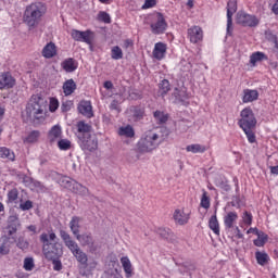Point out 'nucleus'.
<instances>
[{
	"mask_svg": "<svg viewBox=\"0 0 278 278\" xmlns=\"http://www.w3.org/2000/svg\"><path fill=\"white\" fill-rule=\"evenodd\" d=\"M112 60H123V49L121 47L115 46L111 50Z\"/></svg>",
	"mask_w": 278,
	"mask_h": 278,
	"instance_id": "obj_41",
	"label": "nucleus"
},
{
	"mask_svg": "<svg viewBox=\"0 0 278 278\" xmlns=\"http://www.w3.org/2000/svg\"><path fill=\"white\" fill-rule=\"evenodd\" d=\"M236 23L243 27H257V25H260V20H257L255 15L239 11L236 15Z\"/></svg>",
	"mask_w": 278,
	"mask_h": 278,
	"instance_id": "obj_7",
	"label": "nucleus"
},
{
	"mask_svg": "<svg viewBox=\"0 0 278 278\" xmlns=\"http://www.w3.org/2000/svg\"><path fill=\"white\" fill-rule=\"evenodd\" d=\"M61 109L62 112H68L71 110V105H68V103H63Z\"/></svg>",
	"mask_w": 278,
	"mask_h": 278,
	"instance_id": "obj_62",
	"label": "nucleus"
},
{
	"mask_svg": "<svg viewBox=\"0 0 278 278\" xmlns=\"http://www.w3.org/2000/svg\"><path fill=\"white\" fill-rule=\"evenodd\" d=\"M16 247L17 249H21V251H27V249H29V241L23 237H20L16 240Z\"/></svg>",
	"mask_w": 278,
	"mask_h": 278,
	"instance_id": "obj_44",
	"label": "nucleus"
},
{
	"mask_svg": "<svg viewBox=\"0 0 278 278\" xmlns=\"http://www.w3.org/2000/svg\"><path fill=\"white\" fill-rule=\"evenodd\" d=\"M45 14H47V5H45V3H30L24 11V23L27 24V26L30 28L38 27Z\"/></svg>",
	"mask_w": 278,
	"mask_h": 278,
	"instance_id": "obj_3",
	"label": "nucleus"
},
{
	"mask_svg": "<svg viewBox=\"0 0 278 278\" xmlns=\"http://www.w3.org/2000/svg\"><path fill=\"white\" fill-rule=\"evenodd\" d=\"M58 108H60V102H58V100L52 99L50 101V112H55V110H58Z\"/></svg>",
	"mask_w": 278,
	"mask_h": 278,
	"instance_id": "obj_56",
	"label": "nucleus"
},
{
	"mask_svg": "<svg viewBox=\"0 0 278 278\" xmlns=\"http://www.w3.org/2000/svg\"><path fill=\"white\" fill-rule=\"evenodd\" d=\"M104 88L106 90H112V88H114V84H112V81H110V80H106V81H104Z\"/></svg>",
	"mask_w": 278,
	"mask_h": 278,
	"instance_id": "obj_60",
	"label": "nucleus"
},
{
	"mask_svg": "<svg viewBox=\"0 0 278 278\" xmlns=\"http://www.w3.org/2000/svg\"><path fill=\"white\" fill-rule=\"evenodd\" d=\"M62 138V126L54 125L48 132V139L50 142H58Z\"/></svg>",
	"mask_w": 278,
	"mask_h": 278,
	"instance_id": "obj_19",
	"label": "nucleus"
},
{
	"mask_svg": "<svg viewBox=\"0 0 278 278\" xmlns=\"http://www.w3.org/2000/svg\"><path fill=\"white\" fill-rule=\"evenodd\" d=\"M240 203H241L240 195H233V197L231 198L230 205H231L232 207H237V208L239 210Z\"/></svg>",
	"mask_w": 278,
	"mask_h": 278,
	"instance_id": "obj_52",
	"label": "nucleus"
},
{
	"mask_svg": "<svg viewBox=\"0 0 278 278\" xmlns=\"http://www.w3.org/2000/svg\"><path fill=\"white\" fill-rule=\"evenodd\" d=\"M253 129H255V127H249V128H242V130L244 131L249 142H251V144H253V142H255V132H253Z\"/></svg>",
	"mask_w": 278,
	"mask_h": 278,
	"instance_id": "obj_46",
	"label": "nucleus"
},
{
	"mask_svg": "<svg viewBox=\"0 0 278 278\" xmlns=\"http://www.w3.org/2000/svg\"><path fill=\"white\" fill-rule=\"evenodd\" d=\"M79 223H81V218L77 217V216H73L71 222H70V229L73 233V236L77 237L79 236V229H80V225Z\"/></svg>",
	"mask_w": 278,
	"mask_h": 278,
	"instance_id": "obj_26",
	"label": "nucleus"
},
{
	"mask_svg": "<svg viewBox=\"0 0 278 278\" xmlns=\"http://www.w3.org/2000/svg\"><path fill=\"white\" fill-rule=\"evenodd\" d=\"M90 129H92V126L85 122H78L77 123V130H78V138L79 136H90Z\"/></svg>",
	"mask_w": 278,
	"mask_h": 278,
	"instance_id": "obj_30",
	"label": "nucleus"
},
{
	"mask_svg": "<svg viewBox=\"0 0 278 278\" xmlns=\"http://www.w3.org/2000/svg\"><path fill=\"white\" fill-rule=\"evenodd\" d=\"M118 134L121 136H125V138H134V136H136V131L134 130V127H131V125L121 127Z\"/></svg>",
	"mask_w": 278,
	"mask_h": 278,
	"instance_id": "obj_35",
	"label": "nucleus"
},
{
	"mask_svg": "<svg viewBox=\"0 0 278 278\" xmlns=\"http://www.w3.org/2000/svg\"><path fill=\"white\" fill-rule=\"evenodd\" d=\"M242 218L245 225H251L253 223V215L247 211L243 213Z\"/></svg>",
	"mask_w": 278,
	"mask_h": 278,
	"instance_id": "obj_51",
	"label": "nucleus"
},
{
	"mask_svg": "<svg viewBox=\"0 0 278 278\" xmlns=\"http://www.w3.org/2000/svg\"><path fill=\"white\" fill-rule=\"evenodd\" d=\"M78 112L87 118H92L94 116V114L92 113V103H90V101H80V103L78 104Z\"/></svg>",
	"mask_w": 278,
	"mask_h": 278,
	"instance_id": "obj_15",
	"label": "nucleus"
},
{
	"mask_svg": "<svg viewBox=\"0 0 278 278\" xmlns=\"http://www.w3.org/2000/svg\"><path fill=\"white\" fill-rule=\"evenodd\" d=\"M75 90H77V84H75V80L68 79L63 84V92L65 97H71Z\"/></svg>",
	"mask_w": 278,
	"mask_h": 278,
	"instance_id": "obj_25",
	"label": "nucleus"
},
{
	"mask_svg": "<svg viewBox=\"0 0 278 278\" xmlns=\"http://www.w3.org/2000/svg\"><path fill=\"white\" fill-rule=\"evenodd\" d=\"M59 184L62 188H66L67 190H71L73 189V185L75 184V180L66 176H63L59 179Z\"/></svg>",
	"mask_w": 278,
	"mask_h": 278,
	"instance_id": "obj_38",
	"label": "nucleus"
},
{
	"mask_svg": "<svg viewBox=\"0 0 278 278\" xmlns=\"http://www.w3.org/2000/svg\"><path fill=\"white\" fill-rule=\"evenodd\" d=\"M78 140L79 147L83 151H97V148L99 147L97 138L92 137V135L78 136Z\"/></svg>",
	"mask_w": 278,
	"mask_h": 278,
	"instance_id": "obj_9",
	"label": "nucleus"
},
{
	"mask_svg": "<svg viewBox=\"0 0 278 278\" xmlns=\"http://www.w3.org/2000/svg\"><path fill=\"white\" fill-rule=\"evenodd\" d=\"M255 257L260 266H266L270 260L267 253L261 251L255 252Z\"/></svg>",
	"mask_w": 278,
	"mask_h": 278,
	"instance_id": "obj_33",
	"label": "nucleus"
},
{
	"mask_svg": "<svg viewBox=\"0 0 278 278\" xmlns=\"http://www.w3.org/2000/svg\"><path fill=\"white\" fill-rule=\"evenodd\" d=\"M238 11V2L230 0L227 3V34H231V27L233 25L232 16Z\"/></svg>",
	"mask_w": 278,
	"mask_h": 278,
	"instance_id": "obj_12",
	"label": "nucleus"
},
{
	"mask_svg": "<svg viewBox=\"0 0 278 278\" xmlns=\"http://www.w3.org/2000/svg\"><path fill=\"white\" fill-rule=\"evenodd\" d=\"M8 235L14 236L18 231V227H21V220L18 219V216L11 215L8 219Z\"/></svg>",
	"mask_w": 278,
	"mask_h": 278,
	"instance_id": "obj_14",
	"label": "nucleus"
},
{
	"mask_svg": "<svg viewBox=\"0 0 278 278\" xmlns=\"http://www.w3.org/2000/svg\"><path fill=\"white\" fill-rule=\"evenodd\" d=\"M0 157L7 159V160H11L12 162H14V152H12L10 149L2 147L0 148Z\"/></svg>",
	"mask_w": 278,
	"mask_h": 278,
	"instance_id": "obj_39",
	"label": "nucleus"
},
{
	"mask_svg": "<svg viewBox=\"0 0 278 278\" xmlns=\"http://www.w3.org/2000/svg\"><path fill=\"white\" fill-rule=\"evenodd\" d=\"M172 97H174L175 103H180L184 101V99H186V93L179 90V88H175Z\"/></svg>",
	"mask_w": 278,
	"mask_h": 278,
	"instance_id": "obj_43",
	"label": "nucleus"
},
{
	"mask_svg": "<svg viewBox=\"0 0 278 278\" xmlns=\"http://www.w3.org/2000/svg\"><path fill=\"white\" fill-rule=\"evenodd\" d=\"M186 151L188 153H205L207 151V148L200 143H193L186 147Z\"/></svg>",
	"mask_w": 278,
	"mask_h": 278,
	"instance_id": "obj_31",
	"label": "nucleus"
},
{
	"mask_svg": "<svg viewBox=\"0 0 278 278\" xmlns=\"http://www.w3.org/2000/svg\"><path fill=\"white\" fill-rule=\"evenodd\" d=\"M188 38L193 45L201 42V40H203V29L199 26H192L188 29Z\"/></svg>",
	"mask_w": 278,
	"mask_h": 278,
	"instance_id": "obj_13",
	"label": "nucleus"
},
{
	"mask_svg": "<svg viewBox=\"0 0 278 278\" xmlns=\"http://www.w3.org/2000/svg\"><path fill=\"white\" fill-rule=\"evenodd\" d=\"M264 60H268V56H266L264 52L257 51L250 55V64H252V66H255L257 62H262Z\"/></svg>",
	"mask_w": 278,
	"mask_h": 278,
	"instance_id": "obj_32",
	"label": "nucleus"
},
{
	"mask_svg": "<svg viewBox=\"0 0 278 278\" xmlns=\"http://www.w3.org/2000/svg\"><path fill=\"white\" fill-rule=\"evenodd\" d=\"M154 121L157 123V125H164L168 122V114L162 112V111H155L153 113Z\"/></svg>",
	"mask_w": 278,
	"mask_h": 278,
	"instance_id": "obj_34",
	"label": "nucleus"
},
{
	"mask_svg": "<svg viewBox=\"0 0 278 278\" xmlns=\"http://www.w3.org/2000/svg\"><path fill=\"white\" fill-rule=\"evenodd\" d=\"M168 92H170V81L168 79L161 80L159 84V96L164 98Z\"/></svg>",
	"mask_w": 278,
	"mask_h": 278,
	"instance_id": "obj_29",
	"label": "nucleus"
},
{
	"mask_svg": "<svg viewBox=\"0 0 278 278\" xmlns=\"http://www.w3.org/2000/svg\"><path fill=\"white\" fill-rule=\"evenodd\" d=\"M71 37L76 42H85L86 45H92V38H94V33L91 30H78V29H72Z\"/></svg>",
	"mask_w": 278,
	"mask_h": 278,
	"instance_id": "obj_10",
	"label": "nucleus"
},
{
	"mask_svg": "<svg viewBox=\"0 0 278 278\" xmlns=\"http://www.w3.org/2000/svg\"><path fill=\"white\" fill-rule=\"evenodd\" d=\"M39 138H40V131L33 130L24 139V142H26L27 144H34V143L38 142Z\"/></svg>",
	"mask_w": 278,
	"mask_h": 278,
	"instance_id": "obj_37",
	"label": "nucleus"
},
{
	"mask_svg": "<svg viewBox=\"0 0 278 278\" xmlns=\"http://www.w3.org/2000/svg\"><path fill=\"white\" fill-rule=\"evenodd\" d=\"M248 233H254L255 236H257L260 233V229H257V228H250L248 230Z\"/></svg>",
	"mask_w": 278,
	"mask_h": 278,
	"instance_id": "obj_64",
	"label": "nucleus"
},
{
	"mask_svg": "<svg viewBox=\"0 0 278 278\" xmlns=\"http://www.w3.org/2000/svg\"><path fill=\"white\" fill-rule=\"evenodd\" d=\"M24 270L27 273L34 270L36 268V263H34V257H25L24 258V265H23Z\"/></svg>",
	"mask_w": 278,
	"mask_h": 278,
	"instance_id": "obj_40",
	"label": "nucleus"
},
{
	"mask_svg": "<svg viewBox=\"0 0 278 278\" xmlns=\"http://www.w3.org/2000/svg\"><path fill=\"white\" fill-rule=\"evenodd\" d=\"M50 262L53 264V270H60L62 268V262L59 258H51Z\"/></svg>",
	"mask_w": 278,
	"mask_h": 278,
	"instance_id": "obj_54",
	"label": "nucleus"
},
{
	"mask_svg": "<svg viewBox=\"0 0 278 278\" xmlns=\"http://www.w3.org/2000/svg\"><path fill=\"white\" fill-rule=\"evenodd\" d=\"M14 86V78L10 74H0V90L2 88H12Z\"/></svg>",
	"mask_w": 278,
	"mask_h": 278,
	"instance_id": "obj_24",
	"label": "nucleus"
},
{
	"mask_svg": "<svg viewBox=\"0 0 278 278\" xmlns=\"http://www.w3.org/2000/svg\"><path fill=\"white\" fill-rule=\"evenodd\" d=\"M271 12H274L276 16H278V0H275L274 5L271 7Z\"/></svg>",
	"mask_w": 278,
	"mask_h": 278,
	"instance_id": "obj_61",
	"label": "nucleus"
},
{
	"mask_svg": "<svg viewBox=\"0 0 278 278\" xmlns=\"http://www.w3.org/2000/svg\"><path fill=\"white\" fill-rule=\"evenodd\" d=\"M201 207H204V210H210V197H207V191H204L202 194Z\"/></svg>",
	"mask_w": 278,
	"mask_h": 278,
	"instance_id": "obj_48",
	"label": "nucleus"
},
{
	"mask_svg": "<svg viewBox=\"0 0 278 278\" xmlns=\"http://www.w3.org/2000/svg\"><path fill=\"white\" fill-rule=\"evenodd\" d=\"M155 5V0H146L142 5L143 10H149V8H153Z\"/></svg>",
	"mask_w": 278,
	"mask_h": 278,
	"instance_id": "obj_57",
	"label": "nucleus"
},
{
	"mask_svg": "<svg viewBox=\"0 0 278 278\" xmlns=\"http://www.w3.org/2000/svg\"><path fill=\"white\" fill-rule=\"evenodd\" d=\"M58 147H59L60 151H68L72 147L71 140L60 139L58 141Z\"/></svg>",
	"mask_w": 278,
	"mask_h": 278,
	"instance_id": "obj_45",
	"label": "nucleus"
},
{
	"mask_svg": "<svg viewBox=\"0 0 278 278\" xmlns=\"http://www.w3.org/2000/svg\"><path fill=\"white\" fill-rule=\"evenodd\" d=\"M56 239L58 235L55 232H50L49 235L42 232L40 235L39 240L42 243V253L46 260H60L62 257V244L55 242Z\"/></svg>",
	"mask_w": 278,
	"mask_h": 278,
	"instance_id": "obj_2",
	"label": "nucleus"
},
{
	"mask_svg": "<svg viewBox=\"0 0 278 278\" xmlns=\"http://www.w3.org/2000/svg\"><path fill=\"white\" fill-rule=\"evenodd\" d=\"M98 21H101L102 23L110 24V23H112V17H110V15L108 14V12L100 11V12L98 13Z\"/></svg>",
	"mask_w": 278,
	"mask_h": 278,
	"instance_id": "obj_47",
	"label": "nucleus"
},
{
	"mask_svg": "<svg viewBox=\"0 0 278 278\" xmlns=\"http://www.w3.org/2000/svg\"><path fill=\"white\" fill-rule=\"evenodd\" d=\"M254 244L255 247H264V244H266V241L262 239H256L254 240Z\"/></svg>",
	"mask_w": 278,
	"mask_h": 278,
	"instance_id": "obj_59",
	"label": "nucleus"
},
{
	"mask_svg": "<svg viewBox=\"0 0 278 278\" xmlns=\"http://www.w3.org/2000/svg\"><path fill=\"white\" fill-rule=\"evenodd\" d=\"M153 21L154 23L150 25L152 34L160 36L168 29V23H166V18L162 13L154 14Z\"/></svg>",
	"mask_w": 278,
	"mask_h": 278,
	"instance_id": "obj_8",
	"label": "nucleus"
},
{
	"mask_svg": "<svg viewBox=\"0 0 278 278\" xmlns=\"http://www.w3.org/2000/svg\"><path fill=\"white\" fill-rule=\"evenodd\" d=\"M75 238L78 240L81 247H87L89 249V253H94L97 251V244H94V238L92 237V233L84 232L77 235Z\"/></svg>",
	"mask_w": 278,
	"mask_h": 278,
	"instance_id": "obj_11",
	"label": "nucleus"
},
{
	"mask_svg": "<svg viewBox=\"0 0 278 278\" xmlns=\"http://www.w3.org/2000/svg\"><path fill=\"white\" fill-rule=\"evenodd\" d=\"M160 134L153 130L146 131L137 142L138 153H152L160 147Z\"/></svg>",
	"mask_w": 278,
	"mask_h": 278,
	"instance_id": "obj_4",
	"label": "nucleus"
},
{
	"mask_svg": "<svg viewBox=\"0 0 278 278\" xmlns=\"http://www.w3.org/2000/svg\"><path fill=\"white\" fill-rule=\"evenodd\" d=\"M41 53L46 60H51V58H55V55H58V47L55 43L49 42L43 47Z\"/></svg>",
	"mask_w": 278,
	"mask_h": 278,
	"instance_id": "obj_17",
	"label": "nucleus"
},
{
	"mask_svg": "<svg viewBox=\"0 0 278 278\" xmlns=\"http://www.w3.org/2000/svg\"><path fill=\"white\" fill-rule=\"evenodd\" d=\"M121 264L124 268L126 277L127 278L131 277V275H134V268L131 267V261H129V257H127V256L122 257Z\"/></svg>",
	"mask_w": 278,
	"mask_h": 278,
	"instance_id": "obj_27",
	"label": "nucleus"
},
{
	"mask_svg": "<svg viewBox=\"0 0 278 278\" xmlns=\"http://www.w3.org/2000/svg\"><path fill=\"white\" fill-rule=\"evenodd\" d=\"M174 220L178 225H186L190 220V214L184 212L182 210H176L174 212Z\"/></svg>",
	"mask_w": 278,
	"mask_h": 278,
	"instance_id": "obj_20",
	"label": "nucleus"
},
{
	"mask_svg": "<svg viewBox=\"0 0 278 278\" xmlns=\"http://www.w3.org/2000/svg\"><path fill=\"white\" fill-rule=\"evenodd\" d=\"M61 66L66 73H75L77 71V61L73 58L66 59L62 62Z\"/></svg>",
	"mask_w": 278,
	"mask_h": 278,
	"instance_id": "obj_23",
	"label": "nucleus"
},
{
	"mask_svg": "<svg viewBox=\"0 0 278 278\" xmlns=\"http://www.w3.org/2000/svg\"><path fill=\"white\" fill-rule=\"evenodd\" d=\"M260 99V91L256 89H244L242 96L243 103H253V101H257Z\"/></svg>",
	"mask_w": 278,
	"mask_h": 278,
	"instance_id": "obj_16",
	"label": "nucleus"
},
{
	"mask_svg": "<svg viewBox=\"0 0 278 278\" xmlns=\"http://www.w3.org/2000/svg\"><path fill=\"white\" fill-rule=\"evenodd\" d=\"M31 207H34V202H31V200L20 203V208L22 210V212H27L31 210Z\"/></svg>",
	"mask_w": 278,
	"mask_h": 278,
	"instance_id": "obj_49",
	"label": "nucleus"
},
{
	"mask_svg": "<svg viewBox=\"0 0 278 278\" xmlns=\"http://www.w3.org/2000/svg\"><path fill=\"white\" fill-rule=\"evenodd\" d=\"M130 112L135 118V121H140L142 119V116H144V111L140 109V106H132L130 109Z\"/></svg>",
	"mask_w": 278,
	"mask_h": 278,
	"instance_id": "obj_42",
	"label": "nucleus"
},
{
	"mask_svg": "<svg viewBox=\"0 0 278 278\" xmlns=\"http://www.w3.org/2000/svg\"><path fill=\"white\" fill-rule=\"evenodd\" d=\"M258 240H264L265 242L268 240V235L264 233V231L258 230V233L256 235Z\"/></svg>",
	"mask_w": 278,
	"mask_h": 278,
	"instance_id": "obj_58",
	"label": "nucleus"
},
{
	"mask_svg": "<svg viewBox=\"0 0 278 278\" xmlns=\"http://www.w3.org/2000/svg\"><path fill=\"white\" fill-rule=\"evenodd\" d=\"M26 114L29 121H42L45 119V105L40 97L31 98L26 105Z\"/></svg>",
	"mask_w": 278,
	"mask_h": 278,
	"instance_id": "obj_5",
	"label": "nucleus"
},
{
	"mask_svg": "<svg viewBox=\"0 0 278 278\" xmlns=\"http://www.w3.org/2000/svg\"><path fill=\"white\" fill-rule=\"evenodd\" d=\"M210 230L215 233V236H220V224L218 223V217L216 216V210L213 216L208 219Z\"/></svg>",
	"mask_w": 278,
	"mask_h": 278,
	"instance_id": "obj_21",
	"label": "nucleus"
},
{
	"mask_svg": "<svg viewBox=\"0 0 278 278\" xmlns=\"http://www.w3.org/2000/svg\"><path fill=\"white\" fill-rule=\"evenodd\" d=\"M156 233L163 238L164 240H168L169 242H173L175 240V233L170 230V228H159L156 230Z\"/></svg>",
	"mask_w": 278,
	"mask_h": 278,
	"instance_id": "obj_28",
	"label": "nucleus"
},
{
	"mask_svg": "<svg viewBox=\"0 0 278 278\" xmlns=\"http://www.w3.org/2000/svg\"><path fill=\"white\" fill-rule=\"evenodd\" d=\"M60 237L63 240L64 244L71 251L72 255L75 260L80 264V275L81 277H90L92 275V270L97 268V261H92L88 263V254L79 248L77 241L73 240V237L66 230H60Z\"/></svg>",
	"mask_w": 278,
	"mask_h": 278,
	"instance_id": "obj_1",
	"label": "nucleus"
},
{
	"mask_svg": "<svg viewBox=\"0 0 278 278\" xmlns=\"http://www.w3.org/2000/svg\"><path fill=\"white\" fill-rule=\"evenodd\" d=\"M119 105H121V101H118V100H113L112 102H111V104H110V110H116L117 112H121V108H119Z\"/></svg>",
	"mask_w": 278,
	"mask_h": 278,
	"instance_id": "obj_55",
	"label": "nucleus"
},
{
	"mask_svg": "<svg viewBox=\"0 0 278 278\" xmlns=\"http://www.w3.org/2000/svg\"><path fill=\"white\" fill-rule=\"evenodd\" d=\"M10 253V245L8 243H2L0 245V255H8Z\"/></svg>",
	"mask_w": 278,
	"mask_h": 278,
	"instance_id": "obj_53",
	"label": "nucleus"
},
{
	"mask_svg": "<svg viewBox=\"0 0 278 278\" xmlns=\"http://www.w3.org/2000/svg\"><path fill=\"white\" fill-rule=\"evenodd\" d=\"M166 43L156 42L153 49V58H155V60H164L166 55Z\"/></svg>",
	"mask_w": 278,
	"mask_h": 278,
	"instance_id": "obj_18",
	"label": "nucleus"
},
{
	"mask_svg": "<svg viewBox=\"0 0 278 278\" xmlns=\"http://www.w3.org/2000/svg\"><path fill=\"white\" fill-rule=\"evenodd\" d=\"M72 192H75V194H81L86 195L88 194V188L84 187L81 184L74 180V185L72 186V189H70Z\"/></svg>",
	"mask_w": 278,
	"mask_h": 278,
	"instance_id": "obj_36",
	"label": "nucleus"
},
{
	"mask_svg": "<svg viewBox=\"0 0 278 278\" xmlns=\"http://www.w3.org/2000/svg\"><path fill=\"white\" fill-rule=\"evenodd\" d=\"M240 119L238 122L239 127L241 129H247L249 127H255L257 125V119L255 118V114L251 108H245L240 113Z\"/></svg>",
	"mask_w": 278,
	"mask_h": 278,
	"instance_id": "obj_6",
	"label": "nucleus"
},
{
	"mask_svg": "<svg viewBox=\"0 0 278 278\" xmlns=\"http://www.w3.org/2000/svg\"><path fill=\"white\" fill-rule=\"evenodd\" d=\"M270 173L271 175H278V165L277 166H270Z\"/></svg>",
	"mask_w": 278,
	"mask_h": 278,
	"instance_id": "obj_63",
	"label": "nucleus"
},
{
	"mask_svg": "<svg viewBox=\"0 0 278 278\" xmlns=\"http://www.w3.org/2000/svg\"><path fill=\"white\" fill-rule=\"evenodd\" d=\"M8 199L11 203H14V201H16V199H18V190L12 189L11 191H9Z\"/></svg>",
	"mask_w": 278,
	"mask_h": 278,
	"instance_id": "obj_50",
	"label": "nucleus"
},
{
	"mask_svg": "<svg viewBox=\"0 0 278 278\" xmlns=\"http://www.w3.org/2000/svg\"><path fill=\"white\" fill-rule=\"evenodd\" d=\"M238 220V213L236 212H228L224 216V225L226 229H232L233 224Z\"/></svg>",
	"mask_w": 278,
	"mask_h": 278,
	"instance_id": "obj_22",
	"label": "nucleus"
}]
</instances>
